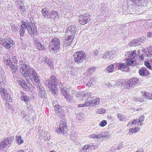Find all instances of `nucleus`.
Instances as JSON below:
<instances>
[{
    "mask_svg": "<svg viewBox=\"0 0 152 152\" xmlns=\"http://www.w3.org/2000/svg\"><path fill=\"white\" fill-rule=\"evenodd\" d=\"M27 29L28 31L29 34L33 37L34 35L37 34V30L36 27L35 26L31 27L30 25L27 27Z\"/></svg>",
    "mask_w": 152,
    "mask_h": 152,
    "instance_id": "nucleus-12",
    "label": "nucleus"
},
{
    "mask_svg": "<svg viewBox=\"0 0 152 152\" xmlns=\"http://www.w3.org/2000/svg\"><path fill=\"white\" fill-rule=\"evenodd\" d=\"M144 64L147 68L149 69H151V65L150 61H145L144 62Z\"/></svg>",
    "mask_w": 152,
    "mask_h": 152,
    "instance_id": "nucleus-47",
    "label": "nucleus"
},
{
    "mask_svg": "<svg viewBox=\"0 0 152 152\" xmlns=\"http://www.w3.org/2000/svg\"><path fill=\"white\" fill-rule=\"evenodd\" d=\"M107 124V122L106 120H103L99 124V126L101 127H104Z\"/></svg>",
    "mask_w": 152,
    "mask_h": 152,
    "instance_id": "nucleus-44",
    "label": "nucleus"
},
{
    "mask_svg": "<svg viewBox=\"0 0 152 152\" xmlns=\"http://www.w3.org/2000/svg\"><path fill=\"white\" fill-rule=\"evenodd\" d=\"M87 97L85 101V104L87 106H89L92 104L91 101L90 100L92 98L91 95H90V94L86 93L85 94L82 96L83 99Z\"/></svg>",
    "mask_w": 152,
    "mask_h": 152,
    "instance_id": "nucleus-11",
    "label": "nucleus"
},
{
    "mask_svg": "<svg viewBox=\"0 0 152 152\" xmlns=\"http://www.w3.org/2000/svg\"><path fill=\"white\" fill-rule=\"evenodd\" d=\"M73 35H67L65 37L64 40V46L67 47L71 45L74 38Z\"/></svg>",
    "mask_w": 152,
    "mask_h": 152,
    "instance_id": "nucleus-8",
    "label": "nucleus"
},
{
    "mask_svg": "<svg viewBox=\"0 0 152 152\" xmlns=\"http://www.w3.org/2000/svg\"><path fill=\"white\" fill-rule=\"evenodd\" d=\"M144 119V117L142 115H141L139 117V120H138L139 121V122L140 123L142 122ZM141 124V123H140V125Z\"/></svg>",
    "mask_w": 152,
    "mask_h": 152,
    "instance_id": "nucleus-56",
    "label": "nucleus"
},
{
    "mask_svg": "<svg viewBox=\"0 0 152 152\" xmlns=\"http://www.w3.org/2000/svg\"><path fill=\"white\" fill-rule=\"evenodd\" d=\"M0 93L1 95H3V94H7V93H8L6 89L3 88H0Z\"/></svg>",
    "mask_w": 152,
    "mask_h": 152,
    "instance_id": "nucleus-48",
    "label": "nucleus"
},
{
    "mask_svg": "<svg viewBox=\"0 0 152 152\" xmlns=\"http://www.w3.org/2000/svg\"><path fill=\"white\" fill-rule=\"evenodd\" d=\"M9 67L14 73L18 69V65L17 64H11Z\"/></svg>",
    "mask_w": 152,
    "mask_h": 152,
    "instance_id": "nucleus-30",
    "label": "nucleus"
},
{
    "mask_svg": "<svg viewBox=\"0 0 152 152\" xmlns=\"http://www.w3.org/2000/svg\"><path fill=\"white\" fill-rule=\"evenodd\" d=\"M114 69V65L111 64L109 65L106 68L107 71L109 72H113Z\"/></svg>",
    "mask_w": 152,
    "mask_h": 152,
    "instance_id": "nucleus-36",
    "label": "nucleus"
},
{
    "mask_svg": "<svg viewBox=\"0 0 152 152\" xmlns=\"http://www.w3.org/2000/svg\"><path fill=\"white\" fill-rule=\"evenodd\" d=\"M13 138L12 137H8L3 140L0 143V150L5 148L12 141Z\"/></svg>",
    "mask_w": 152,
    "mask_h": 152,
    "instance_id": "nucleus-6",
    "label": "nucleus"
},
{
    "mask_svg": "<svg viewBox=\"0 0 152 152\" xmlns=\"http://www.w3.org/2000/svg\"><path fill=\"white\" fill-rule=\"evenodd\" d=\"M142 94L143 97L145 99L152 100V93L146 91H142Z\"/></svg>",
    "mask_w": 152,
    "mask_h": 152,
    "instance_id": "nucleus-20",
    "label": "nucleus"
},
{
    "mask_svg": "<svg viewBox=\"0 0 152 152\" xmlns=\"http://www.w3.org/2000/svg\"><path fill=\"white\" fill-rule=\"evenodd\" d=\"M100 135L99 134H93L89 135V137L90 138H93L94 139L99 138Z\"/></svg>",
    "mask_w": 152,
    "mask_h": 152,
    "instance_id": "nucleus-49",
    "label": "nucleus"
},
{
    "mask_svg": "<svg viewBox=\"0 0 152 152\" xmlns=\"http://www.w3.org/2000/svg\"><path fill=\"white\" fill-rule=\"evenodd\" d=\"M5 39H3L2 38H0V45L2 44V45H3V42L4 40Z\"/></svg>",
    "mask_w": 152,
    "mask_h": 152,
    "instance_id": "nucleus-63",
    "label": "nucleus"
},
{
    "mask_svg": "<svg viewBox=\"0 0 152 152\" xmlns=\"http://www.w3.org/2000/svg\"><path fill=\"white\" fill-rule=\"evenodd\" d=\"M147 70V69L145 67L142 68L139 70V75L141 76H144Z\"/></svg>",
    "mask_w": 152,
    "mask_h": 152,
    "instance_id": "nucleus-37",
    "label": "nucleus"
},
{
    "mask_svg": "<svg viewBox=\"0 0 152 152\" xmlns=\"http://www.w3.org/2000/svg\"><path fill=\"white\" fill-rule=\"evenodd\" d=\"M143 55H140L139 57V59L140 61H143L144 58L143 57Z\"/></svg>",
    "mask_w": 152,
    "mask_h": 152,
    "instance_id": "nucleus-64",
    "label": "nucleus"
},
{
    "mask_svg": "<svg viewBox=\"0 0 152 152\" xmlns=\"http://www.w3.org/2000/svg\"><path fill=\"white\" fill-rule=\"evenodd\" d=\"M58 85L60 89L65 86H64L63 83L61 82L59 83Z\"/></svg>",
    "mask_w": 152,
    "mask_h": 152,
    "instance_id": "nucleus-60",
    "label": "nucleus"
},
{
    "mask_svg": "<svg viewBox=\"0 0 152 152\" xmlns=\"http://www.w3.org/2000/svg\"><path fill=\"white\" fill-rule=\"evenodd\" d=\"M57 86L58 84L48 86L49 89L53 94H56L58 91V89L57 87Z\"/></svg>",
    "mask_w": 152,
    "mask_h": 152,
    "instance_id": "nucleus-17",
    "label": "nucleus"
},
{
    "mask_svg": "<svg viewBox=\"0 0 152 152\" xmlns=\"http://www.w3.org/2000/svg\"><path fill=\"white\" fill-rule=\"evenodd\" d=\"M38 86V95L41 97H44L46 94L45 91L44 87L41 85Z\"/></svg>",
    "mask_w": 152,
    "mask_h": 152,
    "instance_id": "nucleus-13",
    "label": "nucleus"
},
{
    "mask_svg": "<svg viewBox=\"0 0 152 152\" xmlns=\"http://www.w3.org/2000/svg\"><path fill=\"white\" fill-rule=\"evenodd\" d=\"M21 99L22 101H24L25 102H28L30 101V99L28 96H27L23 92L21 93Z\"/></svg>",
    "mask_w": 152,
    "mask_h": 152,
    "instance_id": "nucleus-25",
    "label": "nucleus"
},
{
    "mask_svg": "<svg viewBox=\"0 0 152 152\" xmlns=\"http://www.w3.org/2000/svg\"><path fill=\"white\" fill-rule=\"evenodd\" d=\"M133 125H139L140 124V123L139 122V121L138 119H136L134 120L132 123H131Z\"/></svg>",
    "mask_w": 152,
    "mask_h": 152,
    "instance_id": "nucleus-51",
    "label": "nucleus"
},
{
    "mask_svg": "<svg viewBox=\"0 0 152 152\" xmlns=\"http://www.w3.org/2000/svg\"><path fill=\"white\" fill-rule=\"evenodd\" d=\"M66 32L70 34L71 35H73L74 37L76 34L75 27V26H71L69 27L66 30Z\"/></svg>",
    "mask_w": 152,
    "mask_h": 152,
    "instance_id": "nucleus-15",
    "label": "nucleus"
},
{
    "mask_svg": "<svg viewBox=\"0 0 152 152\" xmlns=\"http://www.w3.org/2000/svg\"><path fill=\"white\" fill-rule=\"evenodd\" d=\"M136 50H135L133 51H130L126 52V58H128L134 59L136 56Z\"/></svg>",
    "mask_w": 152,
    "mask_h": 152,
    "instance_id": "nucleus-18",
    "label": "nucleus"
},
{
    "mask_svg": "<svg viewBox=\"0 0 152 152\" xmlns=\"http://www.w3.org/2000/svg\"><path fill=\"white\" fill-rule=\"evenodd\" d=\"M64 95L65 98L67 101L70 102L72 101L73 97L69 93L67 92Z\"/></svg>",
    "mask_w": 152,
    "mask_h": 152,
    "instance_id": "nucleus-31",
    "label": "nucleus"
},
{
    "mask_svg": "<svg viewBox=\"0 0 152 152\" xmlns=\"http://www.w3.org/2000/svg\"><path fill=\"white\" fill-rule=\"evenodd\" d=\"M96 145H90L89 148L91 149V150H95L96 149Z\"/></svg>",
    "mask_w": 152,
    "mask_h": 152,
    "instance_id": "nucleus-57",
    "label": "nucleus"
},
{
    "mask_svg": "<svg viewBox=\"0 0 152 152\" xmlns=\"http://www.w3.org/2000/svg\"><path fill=\"white\" fill-rule=\"evenodd\" d=\"M136 6L142 7L146 4L147 1L146 0H130Z\"/></svg>",
    "mask_w": 152,
    "mask_h": 152,
    "instance_id": "nucleus-10",
    "label": "nucleus"
},
{
    "mask_svg": "<svg viewBox=\"0 0 152 152\" xmlns=\"http://www.w3.org/2000/svg\"><path fill=\"white\" fill-rule=\"evenodd\" d=\"M105 112V110L101 108L96 110V113L97 114H103Z\"/></svg>",
    "mask_w": 152,
    "mask_h": 152,
    "instance_id": "nucleus-45",
    "label": "nucleus"
},
{
    "mask_svg": "<svg viewBox=\"0 0 152 152\" xmlns=\"http://www.w3.org/2000/svg\"><path fill=\"white\" fill-rule=\"evenodd\" d=\"M147 37H152V32H150L147 33Z\"/></svg>",
    "mask_w": 152,
    "mask_h": 152,
    "instance_id": "nucleus-61",
    "label": "nucleus"
},
{
    "mask_svg": "<svg viewBox=\"0 0 152 152\" xmlns=\"http://www.w3.org/2000/svg\"><path fill=\"white\" fill-rule=\"evenodd\" d=\"M66 87L64 86V87H63V88H61V94H63V95H64L67 92V91L66 90Z\"/></svg>",
    "mask_w": 152,
    "mask_h": 152,
    "instance_id": "nucleus-50",
    "label": "nucleus"
},
{
    "mask_svg": "<svg viewBox=\"0 0 152 152\" xmlns=\"http://www.w3.org/2000/svg\"><path fill=\"white\" fill-rule=\"evenodd\" d=\"M133 59L129 58L127 59L126 62L128 65L130 66L134 63V60Z\"/></svg>",
    "mask_w": 152,
    "mask_h": 152,
    "instance_id": "nucleus-46",
    "label": "nucleus"
},
{
    "mask_svg": "<svg viewBox=\"0 0 152 152\" xmlns=\"http://www.w3.org/2000/svg\"><path fill=\"white\" fill-rule=\"evenodd\" d=\"M45 62L46 64L51 67L54 68L53 62L51 60L48 58H47L45 60Z\"/></svg>",
    "mask_w": 152,
    "mask_h": 152,
    "instance_id": "nucleus-35",
    "label": "nucleus"
},
{
    "mask_svg": "<svg viewBox=\"0 0 152 152\" xmlns=\"http://www.w3.org/2000/svg\"><path fill=\"white\" fill-rule=\"evenodd\" d=\"M16 141L18 145H20L23 142V140L20 135H17L15 137Z\"/></svg>",
    "mask_w": 152,
    "mask_h": 152,
    "instance_id": "nucleus-32",
    "label": "nucleus"
},
{
    "mask_svg": "<svg viewBox=\"0 0 152 152\" xmlns=\"http://www.w3.org/2000/svg\"><path fill=\"white\" fill-rule=\"evenodd\" d=\"M1 96L2 99L6 101H8V103L12 102V99L11 98H10L8 93H7V94H3Z\"/></svg>",
    "mask_w": 152,
    "mask_h": 152,
    "instance_id": "nucleus-26",
    "label": "nucleus"
},
{
    "mask_svg": "<svg viewBox=\"0 0 152 152\" xmlns=\"http://www.w3.org/2000/svg\"><path fill=\"white\" fill-rule=\"evenodd\" d=\"M4 62L5 64L7 66H9L11 64V60L10 57L8 58H4Z\"/></svg>",
    "mask_w": 152,
    "mask_h": 152,
    "instance_id": "nucleus-34",
    "label": "nucleus"
},
{
    "mask_svg": "<svg viewBox=\"0 0 152 152\" xmlns=\"http://www.w3.org/2000/svg\"><path fill=\"white\" fill-rule=\"evenodd\" d=\"M86 106H87L86 104L85 103L84 104H78L77 105V107H83Z\"/></svg>",
    "mask_w": 152,
    "mask_h": 152,
    "instance_id": "nucleus-59",
    "label": "nucleus"
},
{
    "mask_svg": "<svg viewBox=\"0 0 152 152\" xmlns=\"http://www.w3.org/2000/svg\"><path fill=\"white\" fill-rule=\"evenodd\" d=\"M99 51L97 50H95L93 52V54L94 55H96L99 53Z\"/></svg>",
    "mask_w": 152,
    "mask_h": 152,
    "instance_id": "nucleus-62",
    "label": "nucleus"
},
{
    "mask_svg": "<svg viewBox=\"0 0 152 152\" xmlns=\"http://www.w3.org/2000/svg\"><path fill=\"white\" fill-rule=\"evenodd\" d=\"M132 86L130 84V83L129 80L127 82L124 86V88L126 89H129Z\"/></svg>",
    "mask_w": 152,
    "mask_h": 152,
    "instance_id": "nucleus-43",
    "label": "nucleus"
},
{
    "mask_svg": "<svg viewBox=\"0 0 152 152\" xmlns=\"http://www.w3.org/2000/svg\"><path fill=\"white\" fill-rule=\"evenodd\" d=\"M19 9H20L21 11H24L26 10V9L25 8V7L24 5H23V6H20L19 7Z\"/></svg>",
    "mask_w": 152,
    "mask_h": 152,
    "instance_id": "nucleus-58",
    "label": "nucleus"
},
{
    "mask_svg": "<svg viewBox=\"0 0 152 152\" xmlns=\"http://www.w3.org/2000/svg\"><path fill=\"white\" fill-rule=\"evenodd\" d=\"M90 15L87 14L81 15L79 18V23L82 25L88 23L90 20Z\"/></svg>",
    "mask_w": 152,
    "mask_h": 152,
    "instance_id": "nucleus-5",
    "label": "nucleus"
},
{
    "mask_svg": "<svg viewBox=\"0 0 152 152\" xmlns=\"http://www.w3.org/2000/svg\"><path fill=\"white\" fill-rule=\"evenodd\" d=\"M60 48V41L58 38L54 37L50 42L48 48L50 52L57 53L59 51Z\"/></svg>",
    "mask_w": 152,
    "mask_h": 152,
    "instance_id": "nucleus-1",
    "label": "nucleus"
},
{
    "mask_svg": "<svg viewBox=\"0 0 152 152\" xmlns=\"http://www.w3.org/2000/svg\"><path fill=\"white\" fill-rule=\"evenodd\" d=\"M48 83V85L58 84V80L56 77L51 76L50 77V79L47 81Z\"/></svg>",
    "mask_w": 152,
    "mask_h": 152,
    "instance_id": "nucleus-16",
    "label": "nucleus"
},
{
    "mask_svg": "<svg viewBox=\"0 0 152 152\" xmlns=\"http://www.w3.org/2000/svg\"><path fill=\"white\" fill-rule=\"evenodd\" d=\"M35 47L39 50H43L45 49L44 46L40 43Z\"/></svg>",
    "mask_w": 152,
    "mask_h": 152,
    "instance_id": "nucleus-41",
    "label": "nucleus"
},
{
    "mask_svg": "<svg viewBox=\"0 0 152 152\" xmlns=\"http://www.w3.org/2000/svg\"><path fill=\"white\" fill-rule=\"evenodd\" d=\"M112 54H113L110 52L107 51L103 54L102 58L104 59L109 58L111 60L113 58Z\"/></svg>",
    "mask_w": 152,
    "mask_h": 152,
    "instance_id": "nucleus-22",
    "label": "nucleus"
},
{
    "mask_svg": "<svg viewBox=\"0 0 152 152\" xmlns=\"http://www.w3.org/2000/svg\"><path fill=\"white\" fill-rule=\"evenodd\" d=\"M6 81V77L5 73L4 71H2L0 74V83H2L3 84H4Z\"/></svg>",
    "mask_w": 152,
    "mask_h": 152,
    "instance_id": "nucleus-21",
    "label": "nucleus"
},
{
    "mask_svg": "<svg viewBox=\"0 0 152 152\" xmlns=\"http://www.w3.org/2000/svg\"><path fill=\"white\" fill-rule=\"evenodd\" d=\"M73 56L75 61L78 64L83 62L86 58V54L82 51H78L75 53Z\"/></svg>",
    "mask_w": 152,
    "mask_h": 152,
    "instance_id": "nucleus-2",
    "label": "nucleus"
},
{
    "mask_svg": "<svg viewBox=\"0 0 152 152\" xmlns=\"http://www.w3.org/2000/svg\"><path fill=\"white\" fill-rule=\"evenodd\" d=\"M115 64L116 68L120 69H125L126 68L127 66L125 64L119 63H115Z\"/></svg>",
    "mask_w": 152,
    "mask_h": 152,
    "instance_id": "nucleus-23",
    "label": "nucleus"
},
{
    "mask_svg": "<svg viewBox=\"0 0 152 152\" xmlns=\"http://www.w3.org/2000/svg\"><path fill=\"white\" fill-rule=\"evenodd\" d=\"M7 39L5 38L3 42V46L6 49H9L11 47V45H14L15 44V42L11 38H9L8 39V41H7Z\"/></svg>",
    "mask_w": 152,
    "mask_h": 152,
    "instance_id": "nucleus-7",
    "label": "nucleus"
},
{
    "mask_svg": "<svg viewBox=\"0 0 152 152\" xmlns=\"http://www.w3.org/2000/svg\"><path fill=\"white\" fill-rule=\"evenodd\" d=\"M130 84L132 86L137 83L139 80L136 77H133L129 80Z\"/></svg>",
    "mask_w": 152,
    "mask_h": 152,
    "instance_id": "nucleus-28",
    "label": "nucleus"
},
{
    "mask_svg": "<svg viewBox=\"0 0 152 152\" xmlns=\"http://www.w3.org/2000/svg\"><path fill=\"white\" fill-rule=\"evenodd\" d=\"M148 50V54L150 56H152V47H149Z\"/></svg>",
    "mask_w": 152,
    "mask_h": 152,
    "instance_id": "nucleus-53",
    "label": "nucleus"
},
{
    "mask_svg": "<svg viewBox=\"0 0 152 152\" xmlns=\"http://www.w3.org/2000/svg\"><path fill=\"white\" fill-rule=\"evenodd\" d=\"M58 15V12L57 11H53L50 13L49 18L55 19Z\"/></svg>",
    "mask_w": 152,
    "mask_h": 152,
    "instance_id": "nucleus-24",
    "label": "nucleus"
},
{
    "mask_svg": "<svg viewBox=\"0 0 152 152\" xmlns=\"http://www.w3.org/2000/svg\"><path fill=\"white\" fill-rule=\"evenodd\" d=\"M29 25L28 23L25 22L24 21H21V25L20 30V35L21 37L24 36L25 34L26 29L27 28V27Z\"/></svg>",
    "mask_w": 152,
    "mask_h": 152,
    "instance_id": "nucleus-9",
    "label": "nucleus"
},
{
    "mask_svg": "<svg viewBox=\"0 0 152 152\" xmlns=\"http://www.w3.org/2000/svg\"><path fill=\"white\" fill-rule=\"evenodd\" d=\"M140 129L138 127H135L134 128H131L129 130V133L130 134H133V133L137 132Z\"/></svg>",
    "mask_w": 152,
    "mask_h": 152,
    "instance_id": "nucleus-29",
    "label": "nucleus"
},
{
    "mask_svg": "<svg viewBox=\"0 0 152 152\" xmlns=\"http://www.w3.org/2000/svg\"><path fill=\"white\" fill-rule=\"evenodd\" d=\"M67 129V127L66 123L64 122L63 123L60 124L59 128V129H57L56 132L58 133H63Z\"/></svg>",
    "mask_w": 152,
    "mask_h": 152,
    "instance_id": "nucleus-14",
    "label": "nucleus"
},
{
    "mask_svg": "<svg viewBox=\"0 0 152 152\" xmlns=\"http://www.w3.org/2000/svg\"><path fill=\"white\" fill-rule=\"evenodd\" d=\"M29 66L26 64H23L20 67V71L25 77H30L31 76L32 70Z\"/></svg>",
    "mask_w": 152,
    "mask_h": 152,
    "instance_id": "nucleus-3",
    "label": "nucleus"
},
{
    "mask_svg": "<svg viewBox=\"0 0 152 152\" xmlns=\"http://www.w3.org/2000/svg\"><path fill=\"white\" fill-rule=\"evenodd\" d=\"M99 102L100 100L99 98H96L91 101V102H92V104H91L93 106H95L99 104Z\"/></svg>",
    "mask_w": 152,
    "mask_h": 152,
    "instance_id": "nucleus-33",
    "label": "nucleus"
},
{
    "mask_svg": "<svg viewBox=\"0 0 152 152\" xmlns=\"http://www.w3.org/2000/svg\"><path fill=\"white\" fill-rule=\"evenodd\" d=\"M134 101L137 102H143L144 101V100L143 98H142L137 97L134 99Z\"/></svg>",
    "mask_w": 152,
    "mask_h": 152,
    "instance_id": "nucleus-54",
    "label": "nucleus"
},
{
    "mask_svg": "<svg viewBox=\"0 0 152 152\" xmlns=\"http://www.w3.org/2000/svg\"><path fill=\"white\" fill-rule=\"evenodd\" d=\"M17 82L24 90L26 91H29L32 88V85L30 83L27 82V83L25 82L24 80L21 78H18L17 80Z\"/></svg>",
    "mask_w": 152,
    "mask_h": 152,
    "instance_id": "nucleus-4",
    "label": "nucleus"
},
{
    "mask_svg": "<svg viewBox=\"0 0 152 152\" xmlns=\"http://www.w3.org/2000/svg\"><path fill=\"white\" fill-rule=\"evenodd\" d=\"M118 118L119 119V120L121 121H123L124 118L123 117V116L122 115L118 114L117 115Z\"/></svg>",
    "mask_w": 152,
    "mask_h": 152,
    "instance_id": "nucleus-55",
    "label": "nucleus"
},
{
    "mask_svg": "<svg viewBox=\"0 0 152 152\" xmlns=\"http://www.w3.org/2000/svg\"><path fill=\"white\" fill-rule=\"evenodd\" d=\"M42 15L44 18H47L48 19L49 18V12L46 8H44L42 9Z\"/></svg>",
    "mask_w": 152,
    "mask_h": 152,
    "instance_id": "nucleus-27",
    "label": "nucleus"
},
{
    "mask_svg": "<svg viewBox=\"0 0 152 152\" xmlns=\"http://www.w3.org/2000/svg\"><path fill=\"white\" fill-rule=\"evenodd\" d=\"M54 108H55V111L56 114H58V112H59L60 110H62L61 109V107L58 104L55 105L54 106Z\"/></svg>",
    "mask_w": 152,
    "mask_h": 152,
    "instance_id": "nucleus-39",
    "label": "nucleus"
},
{
    "mask_svg": "<svg viewBox=\"0 0 152 152\" xmlns=\"http://www.w3.org/2000/svg\"><path fill=\"white\" fill-rule=\"evenodd\" d=\"M90 145L87 144L84 145L83 148L80 150V152H86L87 150L89 148Z\"/></svg>",
    "mask_w": 152,
    "mask_h": 152,
    "instance_id": "nucleus-40",
    "label": "nucleus"
},
{
    "mask_svg": "<svg viewBox=\"0 0 152 152\" xmlns=\"http://www.w3.org/2000/svg\"><path fill=\"white\" fill-rule=\"evenodd\" d=\"M11 63L12 64H17L18 60L17 57L15 56H12L11 58Z\"/></svg>",
    "mask_w": 152,
    "mask_h": 152,
    "instance_id": "nucleus-38",
    "label": "nucleus"
},
{
    "mask_svg": "<svg viewBox=\"0 0 152 152\" xmlns=\"http://www.w3.org/2000/svg\"><path fill=\"white\" fill-rule=\"evenodd\" d=\"M39 42L37 38H35L34 39V41L33 43L34 45L35 46L37 45L38 44H39Z\"/></svg>",
    "mask_w": 152,
    "mask_h": 152,
    "instance_id": "nucleus-52",
    "label": "nucleus"
},
{
    "mask_svg": "<svg viewBox=\"0 0 152 152\" xmlns=\"http://www.w3.org/2000/svg\"><path fill=\"white\" fill-rule=\"evenodd\" d=\"M57 114L61 118H63L65 117L64 113L63 110H60L59 112Z\"/></svg>",
    "mask_w": 152,
    "mask_h": 152,
    "instance_id": "nucleus-42",
    "label": "nucleus"
},
{
    "mask_svg": "<svg viewBox=\"0 0 152 152\" xmlns=\"http://www.w3.org/2000/svg\"><path fill=\"white\" fill-rule=\"evenodd\" d=\"M31 77L34 78L35 82L39 83L40 82L39 79L37 76V74L34 69L32 70L31 76Z\"/></svg>",
    "mask_w": 152,
    "mask_h": 152,
    "instance_id": "nucleus-19",
    "label": "nucleus"
}]
</instances>
